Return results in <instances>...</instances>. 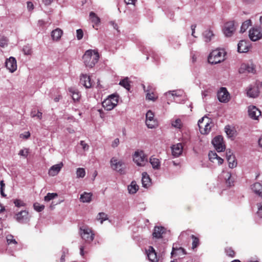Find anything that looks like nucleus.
I'll list each match as a JSON object with an SVG mask.
<instances>
[{"instance_id":"obj_34","label":"nucleus","mask_w":262,"mask_h":262,"mask_svg":"<svg viewBox=\"0 0 262 262\" xmlns=\"http://www.w3.org/2000/svg\"><path fill=\"white\" fill-rule=\"evenodd\" d=\"M191 237L192 239V249L194 250V249L197 248L198 246L199 245L200 239L198 237L195 236L194 235H192L191 236Z\"/></svg>"},{"instance_id":"obj_33","label":"nucleus","mask_w":262,"mask_h":262,"mask_svg":"<svg viewBox=\"0 0 262 262\" xmlns=\"http://www.w3.org/2000/svg\"><path fill=\"white\" fill-rule=\"evenodd\" d=\"M225 179H226V183L228 186H231L233 185V180L231 179V174L230 172H226Z\"/></svg>"},{"instance_id":"obj_35","label":"nucleus","mask_w":262,"mask_h":262,"mask_svg":"<svg viewBox=\"0 0 262 262\" xmlns=\"http://www.w3.org/2000/svg\"><path fill=\"white\" fill-rule=\"evenodd\" d=\"M7 242L8 245L14 244L16 245L17 244V242L14 238V236L11 234H9L6 236Z\"/></svg>"},{"instance_id":"obj_61","label":"nucleus","mask_w":262,"mask_h":262,"mask_svg":"<svg viewBox=\"0 0 262 262\" xmlns=\"http://www.w3.org/2000/svg\"><path fill=\"white\" fill-rule=\"evenodd\" d=\"M259 31V30L257 28H256V27H252L251 28L249 31V33H255L256 32H258Z\"/></svg>"},{"instance_id":"obj_18","label":"nucleus","mask_w":262,"mask_h":262,"mask_svg":"<svg viewBox=\"0 0 262 262\" xmlns=\"http://www.w3.org/2000/svg\"><path fill=\"white\" fill-rule=\"evenodd\" d=\"M80 83L86 89L90 88L92 84L90 76L83 74L80 76Z\"/></svg>"},{"instance_id":"obj_6","label":"nucleus","mask_w":262,"mask_h":262,"mask_svg":"<svg viewBox=\"0 0 262 262\" xmlns=\"http://www.w3.org/2000/svg\"><path fill=\"white\" fill-rule=\"evenodd\" d=\"M133 160L137 165L144 166L147 163V158L143 150L135 151L133 156Z\"/></svg>"},{"instance_id":"obj_55","label":"nucleus","mask_w":262,"mask_h":262,"mask_svg":"<svg viewBox=\"0 0 262 262\" xmlns=\"http://www.w3.org/2000/svg\"><path fill=\"white\" fill-rule=\"evenodd\" d=\"M61 34H51V37L53 40H58L61 37Z\"/></svg>"},{"instance_id":"obj_46","label":"nucleus","mask_w":262,"mask_h":262,"mask_svg":"<svg viewBox=\"0 0 262 262\" xmlns=\"http://www.w3.org/2000/svg\"><path fill=\"white\" fill-rule=\"evenodd\" d=\"M146 121L155 120L154 114L151 111H148L146 114Z\"/></svg>"},{"instance_id":"obj_1","label":"nucleus","mask_w":262,"mask_h":262,"mask_svg":"<svg viewBox=\"0 0 262 262\" xmlns=\"http://www.w3.org/2000/svg\"><path fill=\"white\" fill-rule=\"evenodd\" d=\"M99 59L98 52L95 50H87L82 56V59L85 66L89 68L95 66Z\"/></svg>"},{"instance_id":"obj_14","label":"nucleus","mask_w":262,"mask_h":262,"mask_svg":"<svg viewBox=\"0 0 262 262\" xmlns=\"http://www.w3.org/2000/svg\"><path fill=\"white\" fill-rule=\"evenodd\" d=\"M249 117L254 120H258L261 115V112L255 106H250L248 108Z\"/></svg>"},{"instance_id":"obj_57","label":"nucleus","mask_w":262,"mask_h":262,"mask_svg":"<svg viewBox=\"0 0 262 262\" xmlns=\"http://www.w3.org/2000/svg\"><path fill=\"white\" fill-rule=\"evenodd\" d=\"M119 139L118 138H116L113 142L112 146L113 147H116L119 145Z\"/></svg>"},{"instance_id":"obj_43","label":"nucleus","mask_w":262,"mask_h":262,"mask_svg":"<svg viewBox=\"0 0 262 262\" xmlns=\"http://www.w3.org/2000/svg\"><path fill=\"white\" fill-rule=\"evenodd\" d=\"M23 51L25 55H31L32 54V49L29 45L25 46Z\"/></svg>"},{"instance_id":"obj_56","label":"nucleus","mask_w":262,"mask_h":262,"mask_svg":"<svg viewBox=\"0 0 262 262\" xmlns=\"http://www.w3.org/2000/svg\"><path fill=\"white\" fill-rule=\"evenodd\" d=\"M186 254L185 250L182 247H179V250L177 252V254L181 255H185Z\"/></svg>"},{"instance_id":"obj_58","label":"nucleus","mask_w":262,"mask_h":262,"mask_svg":"<svg viewBox=\"0 0 262 262\" xmlns=\"http://www.w3.org/2000/svg\"><path fill=\"white\" fill-rule=\"evenodd\" d=\"M80 144L82 146V148L83 149V150H85L88 149L89 146L86 143H85L84 141H81L80 142Z\"/></svg>"},{"instance_id":"obj_40","label":"nucleus","mask_w":262,"mask_h":262,"mask_svg":"<svg viewBox=\"0 0 262 262\" xmlns=\"http://www.w3.org/2000/svg\"><path fill=\"white\" fill-rule=\"evenodd\" d=\"M58 196L56 193H48L46 196H45L44 200L46 202H49Z\"/></svg>"},{"instance_id":"obj_50","label":"nucleus","mask_w":262,"mask_h":262,"mask_svg":"<svg viewBox=\"0 0 262 262\" xmlns=\"http://www.w3.org/2000/svg\"><path fill=\"white\" fill-rule=\"evenodd\" d=\"M257 206L258 207L257 213L259 217H262V203H258Z\"/></svg>"},{"instance_id":"obj_2","label":"nucleus","mask_w":262,"mask_h":262,"mask_svg":"<svg viewBox=\"0 0 262 262\" xmlns=\"http://www.w3.org/2000/svg\"><path fill=\"white\" fill-rule=\"evenodd\" d=\"M226 52L224 50L217 49L213 50L208 57V62L211 64H217L225 59Z\"/></svg>"},{"instance_id":"obj_48","label":"nucleus","mask_w":262,"mask_h":262,"mask_svg":"<svg viewBox=\"0 0 262 262\" xmlns=\"http://www.w3.org/2000/svg\"><path fill=\"white\" fill-rule=\"evenodd\" d=\"M225 129V132H226L227 135L229 137H231L233 136V134H234L233 130H232L231 129H230L229 126H226Z\"/></svg>"},{"instance_id":"obj_21","label":"nucleus","mask_w":262,"mask_h":262,"mask_svg":"<svg viewBox=\"0 0 262 262\" xmlns=\"http://www.w3.org/2000/svg\"><path fill=\"white\" fill-rule=\"evenodd\" d=\"M251 188L255 194L262 198V184L256 182L251 185Z\"/></svg>"},{"instance_id":"obj_19","label":"nucleus","mask_w":262,"mask_h":262,"mask_svg":"<svg viewBox=\"0 0 262 262\" xmlns=\"http://www.w3.org/2000/svg\"><path fill=\"white\" fill-rule=\"evenodd\" d=\"M146 254L149 260L151 262H157L158 261L157 253L154 248L149 246L148 250H146Z\"/></svg>"},{"instance_id":"obj_13","label":"nucleus","mask_w":262,"mask_h":262,"mask_svg":"<svg viewBox=\"0 0 262 262\" xmlns=\"http://www.w3.org/2000/svg\"><path fill=\"white\" fill-rule=\"evenodd\" d=\"M250 47L251 45L249 42L242 40L238 43L237 51L239 53H247L249 51Z\"/></svg>"},{"instance_id":"obj_23","label":"nucleus","mask_w":262,"mask_h":262,"mask_svg":"<svg viewBox=\"0 0 262 262\" xmlns=\"http://www.w3.org/2000/svg\"><path fill=\"white\" fill-rule=\"evenodd\" d=\"M259 91L257 86L249 87L247 92V95L251 98H255L259 95Z\"/></svg>"},{"instance_id":"obj_47","label":"nucleus","mask_w":262,"mask_h":262,"mask_svg":"<svg viewBox=\"0 0 262 262\" xmlns=\"http://www.w3.org/2000/svg\"><path fill=\"white\" fill-rule=\"evenodd\" d=\"M213 36L214 34H204L203 35L204 41L206 42H209L211 40L212 37H213Z\"/></svg>"},{"instance_id":"obj_8","label":"nucleus","mask_w":262,"mask_h":262,"mask_svg":"<svg viewBox=\"0 0 262 262\" xmlns=\"http://www.w3.org/2000/svg\"><path fill=\"white\" fill-rule=\"evenodd\" d=\"M142 86L144 91L146 92V99L155 101L157 99L158 96L155 88H153L151 86H148L147 89H146V87L144 84H142Z\"/></svg>"},{"instance_id":"obj_26","label":"nucleus","mask_w":262,"mask_h":262,"mask_svg":"<svg viewBox=\"0 0 262 262\" xmlns=\"http://www.w3.org/2000/svg\"><path fill=\"white\" fill-rule=\"evenodd\" d=\"M28 212L26 210L20 211L15 215L16 220L20 222L23 223L24 220L27 219Z\"/></svg>"},{"instance_id":"obj_17","label":"nucleus","mask_w":262,"mask_h":262,"mask_svg":"<svg viewBox=\"0 0 262 262\" xmlns=\"http://www.w3.org/2000/svg\"><path fill=\"white\" fill-rule=\"evenodd\" d=\"M226 158L230 168H233L236 166L237 162L235 161V158L230 149L226 151Z\"/></svg>"},{"instance_id":"obj_5","label":"nucleus","mask_w":262,"mask_h":262,"mask_svg":"<svg viewBox=\"0 0 262 262\" xmlns=\"http://www.w3.org/2000/svg\"><path fill=\"white\" fill-rule=\"evenodd\" d=\"M118 97L115 95H112L105 99L102 103L104 108L107 111H111L117 105Z\"/></svg>"},{"instance_id":"obj_54","label":"nucleus","mask_w":262,"mask_h":262,"mask_svg":"<svg viewBox=\"0 0 262 262\" xmlns=\"http://www.w3.org/2000/svg\"><path fill=\"white\" fill-rule=\"evenodd\" d=\"M31 115L32 117H37L39 119L42 118V113L39 111H37L36 114H33V112H31Z\"/></svg>"},{"instance_id":"obj_9","label":"nucleus","mask_w":262,"mask_h":262,"mask_svg":"<svg viewBox=\"0 0 262 262\" xmlns=\"http://www.w3.org/2000/svg\"><path fill=\"white\" fill-rule=\"evenodd\" d=\"M212 143L217 152H221L225 149L223 138L221 136L214 137L212 141Z\"/></svg>"},{"instance_id":"obj_29","label":"nucleus","mask_w":262,"mask_h":262,"mask_svg":"<svg viewBox=\"0 0 262 262\" xmlns=\"http://www.w3.org/2000/svg\"><path fill=\"white\" fill-rule=\"evenodd\" d=\"M69 92L72 94V97L74 101H78L80 98L79 92L73 88L69 89Z\"/></svg>"},{"instance_id":"obj_3","label":"nucleus","mask_w":262,"mask_h":262,"mask_svg":"<svg viewBox=\"0 0 262 262\" xmlns=\"http://www.w3.org/2000/svg\"><path fill=\"white\" fill-rule=\"evenodd\" d=\"M199 130L202 134H208L213 126V123L210 118L203 117L198 121Z\"/></svg>"},{"instance_id":"obj_15","label":"nucleus","mask_w":262,"mask_h":262,"mask_svg":"<svg viewBox=\"0 0 262 262\" xmlns=\"http://www.w3.org/2000/svg\"><path fill=\"white\" fill-rule=\"evenodd\" d=\"M63 166V164L62 162H60L59 164L53 165L49 169V175L52 177H54L57 175Z\"/></svg>"},{"instance_id":"obj_7","label":"nucleus","mask_w":262,"mask_h":262,"mask_svg":"<svg viewBox=\"0 0 262 262\" xmlns=\"http://www.w3.org/2000/svg\"><path fill=\"white\" fill-rule=\"evenodd\" d=\"M111 167L113 169L116 170L120 174L125 173V164L121 160H118L116 158L113 157L111 161Z\"/></svg>"},{"instance_id":"obj_63","label":"nucleus","mask_w":262,"mask_h":262,"mask_svg":"<svg viewBox=\"0 0 262 262\" xmlns=\"http://www.w3.org/2000/svg\"><path fill=\"white\" fill-rule=\"evenodd\" d=\"M127 4H135L136 0H124Z\"/></svg>"},{"instance_id":"obj_44","label":"nucleus","mask_w":262,"mask_h":262,"mask_svg":"<svg viewBox=\"0 0 262 262\" xmlns=\"http://www.w3.org/2000/svg\"><path fill=\"white\" fill-rule=\"evenodd\" d=\"M8 39L4 36H1L0 37V47H4L5 46L7 45L8 43Z\"/></svg>"},{"instance_id":"obj_22","label":"nucleus","mask_w":262,"mask_h":262,"mask_svg":"<svg viewBox=\"0 0 262 262\" xmlns=\"http://www.w3.org/2000/svg\"><path fill=\"white\" fill-rule=\"evenodd\" d=\"M165 233V229L162 226H156L154 228L152 235L154 237L160 238L162 237V235Z\"/></svg>"},{"instance_id":"obj_32","label":"nucleus","mask_w":262,"mask_h":262,"mask_svg":"<svg viewBox=\"0 0 262 262\" xmlns=\"http://www.w3.org/2000/svg\"><path fill=\"white\" fill-rule=\"evenodd\" d=\"M96 219L97 221H100L101 224L105 221L108 219L107 215L104 212H100L98 214Z\"/></svg>"},{"instance_id":"obj_20","label":"nucleus","mask_w":262,"mask_h":262,"mask_svg":"<svg viewBox=\"0 0 262 262\" xmlns=\"http://www.w3.org/2000/svg\"><path fill=\"white\" fill-rule=\"evenodd\" d=\"M90 20L93 25V27L96 30L100 23V18L93 12H91L89 15Z\"/></svg>"},{"instance_id":"obj_60","label":"nucleus","mask_w":262,"mask_h":262,"mask_svg":"<svg viewBox=\"0 0 262 262\" xmlns=\"http://www.w3.org/2000/svg\"><path fill=\"white\" fill-rule=\"evenodd\" d=\"M27 8L29 10H32L34 9V5L31 2H27Z\"/></svg>"},{"instance_id":"obj_53","label":"nucleus","mask_w":262,"mask_h":262,"mask_svg":"<svg viewBox=\"0 0 262 262\" xmlns=\"http://www.w3.org/2000/svg\"><path fill=\"white\" fill-rule=\"evenodd\" d=\"M30 136V133L29 132H26L24 134H21L20 135V138L22 139H27Z\"/></svg>"},{"instance_id":"obj_41","label":"nucleus","mask_w":262,"mask_h":262,"mask_svg":"<svg viewBox=\"0 0 262 262\" xmlns=\"http://www.w3.org/2000/svg\"><path fill=\"white\" fill-rule=\"evenodd\" d=\"M146 124L149 128H154L157 126V122L156 120H150L149 121H146Z\"/></svg>"},{"instance_id":"obj_52","label":"nucleus","mask_w":262,"mask_h":262,"mask_svg":"<svg viewBox=\"0 0 262 262\" xmlns=\"http://www.w3.org/2000/svg\"><path fill=\"white\" fill-rule=\"evenodd\" d=\"M19 155L24 157L25 158H27L28 154V149H21L19 152Z\"/></svg>"},{"instance_id":"obj_31","label":"nucleus","mask_w":262,"mask_h":262,"mask_svg":"<svg viewBox=\"0 0 262 262\" xmlns=\"http://www.w3.org/2000/svg\"><path fill=\"white\" fill-rule=\"evenodd\" d=\"M130 83L128 78L126 77L120 81L119 84L129 91L130 89Z\"/></svg>"},{"instance_id":"obj_28","label":"nucleus","mask_w":262,"mask_h":262,"mask_svg":"<svg viewBox=\"0 0 262 262\" xmlns=\"http://www.w3.org/2000/svg\"><path fill=\"white\" fill-rule=\"evenodd\" d=\"M139 189V186L135 181L132 182L131 184L128 186V190L129 193L134 194Z\"/></svg>"},{"instance_id":"obj_25","label":"nucleus","mask_w":262,"mask_h":262,"mask_svg":"<svg viewBox=\"0 0 262 262\" xmlns=\"http://www.w3.org/2000/svg\"><path fill=\"white\" fill-rule=\"evenodd\" d=\"M92 193L84 192L80 195V201L82 203H90L92 201Z\"/></svg>"},{"instance_id":"obj_12","label":"nucleus","mask_w":262,"mask_h":262,"mask_svg":"<svg viewBox=\"0 0 262 262\" xmlns=\"http://www.w3.org/2000/svg\"><path fill=\"white\" fill-rule=\"evenodd\" d=\"M219 100L222 102H226L229 100V94L225 88H221L217 93Z\"/></svg>"},{"instance_id":"obj_38","label":"nucleus","mask_w":262,"mask_h":262,"mask_svg":"<svg viewBox=\"0 0 262 262\" xmlns=\"http://www.w3.org/2000/svg\"><path fill=\"white\" fill-rule=\"evenodd\" d=\"M225 251L227 255L229 257H233L235 255V252L231 247H226L225 249Z\"/></svg>"},{"instance_id":"obj_16","label":"nucleus","mask_w":262,"mask_h":262,"mask_svg":"<svg viewBox=\"0 0 262 262\" xmlns=\"http://www.w3.org/2000/svg\"><path fill=\"white\" fill-rule=\"evenodd\" d=\"M183 150V146L181 143L173 145L171 146L172 155L174 157H179L182 154Z\"/></svg>"},{"instance_id":"obj_27","label":"nucleus","mask_w":262,"mask_h":262,"mask_svg":"<svg viewBox=\"0 0 262 262\" xmlns=\"http://www.w3.org/2000/svg\"><path fill=\"white\" fill-rule=\"evenodd\" d=\"M149 162L154 169H159L160 168L161 165L158 159L152 156L149 159Z\"/></svg>"},{"instance_id":"obj_37","label":"nucleus","mask_w":262,"mask_h":262,"mask_svg":"<svg viewBox=\"0 0 262 262\" xmlns=\"http://www.w3.org/2000/svg\"><path fill=\"white\" fill-rule=\"evenodd\" d=\"M249 37L252 41H255L262 38V34H249Z\"/></svg>"},{"instance_id":"obj_51","label":"nucleus","mask_w":262,"mask_h":262,"mask_svg":"<svg viewBox=\"0 0 262 262\" xmlns=\"http://www.w3.org/2000/svg\"><path fill=\"white\" fill-rule=\"evenodd\" d=\"M15 205L17 207L24 206L25 204L21 200L16 199L14 201Z\"/></svg>"},{"instance_id":"obj_4","label":"nucleus","mask_w":262,"mask_h":262,"mask_svg":"<svg viewBox=\"0 0 262 262\" xmlns=\"http://www.w3.org/2000/svg\"><path fill=\"white\" fill-rule=\"evenodd\" d=\"M79 233L82 238L86 243H90L94 239V233L92 229L86 225L80 227Z\"/></svg>"},{"instance_id":"obj_49","label":"nucleus","mask_w":262,"mask_h":262,"mask_svg":"<svg viewBox=\"0 0 262 262\" xmlns=\"http://www.w3.org/2000/svg\"><path fill=\"white\" fill-rule=\"evenodd\" d=\"M179 247H180L178 246L177 244H173L172 247V250L171 253L172 256L177 254V252L178 251V250H179Z\"/></svg>"},{"instance_id":"obj_62","label":"nucleus","mask_w":262,"mask_h":262,"mask_svg":"<svg viewBox=\"0 0 262 262\" xmlns=\"http://www.w3.org/2000/svg\"><path fill=\"white\" fill-rule=\"evenodd\" d=\"M53 0H42V3L46 6L50 5Z\"/></svg>"},{"instance_id":"obj_42","label":"nucleus","mask_w":262,"mask_h":262,"mask_svg":"<svg viewBox=\"0 0 262 262\" xmlns=\"http://www.w3.org/2000/svg\"><path fill=\"white\" fill-rule=\"evenodd\" d=\"M208 157H209V160L211 162H214V160H216L218 158V155H217V154L215 152L210 151L209 152Z\"/></svg>"},{"instance_id":"obj_11","label":"nucleus","mask_w":262,"mask_h":262,"mask_svg":"<svg viewBox=\"0 0 262 262\" xmlns=\"http://www.w3.org/2000/svg\"><path fill=\"white\" fill-rule=\"evenodd\" d=\"M7 69L11 73L14 72L17 69V63L15 58L10 57L5 62Z\"/></svg>"},{"instance_id":"obj_39","label":"nucleus","mask_w":262,"mask_h":262,"mask_svg":"<svg viewBox=\"0 0 262 262\" xmlns=\"http://www.w3.org/2000/svg\"><path fill=\"white\" fill-rule=\"evenodd\" d=\"M76 175L77 178H83L84 177L85 175V169L83 168H78L76 170Z\"/></svg>"},{"instance_id":"obj_36","label":"nucleus","mask_w":262,"mask_h":262,"mask_svg":"<svg viewBox=\"0 0 262 262\" xmlns=\"http://www.w3.org/2000/svg\"><path fill=\"white\" fill-rule=\"evenodd\" d=\"M172 126L176 128L181 129L182 127V123L180 119H177L171 122Z\"/></svg>"},{"instance_id":"obj_10","label":"nucleus","mask_w":262,"mask_h":262,"mask_svg":"<svg viewBox=\"0 0 262 262\" xmlns=\"http://www.w3.org/2000/svg\"><path fill=\"white\" fill-rule=\"evenodd\" d=\"M237 27L234 20H230L226 22L223 27L224 33H234Z\"/></svg>"},{"instance_id":"obj_45","label":"nucleus","mask_w":262,"mask_h":262,"mask_svg":"<svg viewBox=\"0 0 262 262\" xmlns=\"http://www.w3.org/2000/svg\"><path fill=\"white\" fill-rule=\"evenodd\" d=\"M33 207L34 209L38 212H41L45 208L44 205H40L38 203H34L33 205Z\"/></svg>"},{"instance_id":"obj_64","label":"nucleus","mask_w":262,"mask_h":262,"mask_svg":"<svg viewBox=\"0 0 262 262\" xmlns=\"http://www.w3.org/2000/svg\"><path fill=\"white\" fill-rule=\"evenodd\" d=\"M165 95L167 96H174L176 94L174 93V91H172V92H167L165 93Z\"/></svg>"},{"instance_id":"obj_30","label":"nucleus","mask_w":262,"mask_h":262,"mask_svg":"<svg viewBox=\"0 0 262 262\" xmlns=\"http://www.w3.org/2000/svg\"><path fill=\"white\" fill-rule=\"evenodd\" d=\"M252 26V21L247 19L243 23L241 27V33L245 32L249 27Z\"/></svg>"},{"instance_id":"obj_59","label":"nucleus","mask_w":262,"mask_h":262,"mask_svg":"<svg viewBox=\"0 0 262 262\" xmlns=\"http://www.w3.org/2000/svg\"><path fill=\"white\" fill-rule=\"evenodd\" d=\"M111 25L113 27V28L117 31L120 32V31L119 30V27L118 25L115 22L112 21L111 22Z\"/></svg>"},{"instance_id":"obj_24","label":"nucleus","mask_w":262,"mask_h":262,"mask_svg":"<svg viewBox=\"0 0 262 262\" xmlns=\"http://www.w3.org/2000/svg\"><path fill=\"white\" fill-rule=\"evenodd\" d=\"M142 184L143 187L145 188H148L151 185V179L146 172L142 173Z\"/></svg>"}]
</instances>
